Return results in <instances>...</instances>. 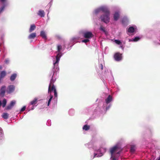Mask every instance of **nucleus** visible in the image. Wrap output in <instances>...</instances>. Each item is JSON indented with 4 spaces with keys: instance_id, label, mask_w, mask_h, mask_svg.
<instances>
[{
    "instance_id": "f257e3e1",
    "label": "nucleus",
    "mask_w": 160,
    "mask_h": 160,
    "mask_svg": "<svg viewBox=\"0 0 160 160\" xmlns=\"http://www.w3.org/2000/svg\"><path fill=\"white\" fill-rule=\"evenodd\" d=\"M110 14H105L101 15L100 17L101 21L105 23H108L110 21Z\"/></svg>"
},
{
    "instance_id": "f03ea898",
    "label": "nucleus",
    "mask_w": 160,
    "mask_h": 160,
    "mask_svg": "<svg viewBox=\"0 0 160 160\" xmlns=\"http://www.w3.org/2000/svg\"><path fill=\"white\" fill-rule=\"evenodd\" d=\"M118 147L117 146H115L111 148L110 150V153L111 154V157L115 156L114 153L117 152V154H119L120 153V151H118Z\"/></svg>"
},
{
    "instance_id": "7ed1b4c3",
    "label": "nucleus",
    "mask_w": 160,
    "mask_h": 160,
    "mask_svg": "<svg viewBox=\"0 0 160 160\" xmlns=\"http://www.w3.org/2000/svg\"><path fill=\"white\" fill-rule=\"evenodd\" d=\"M15 90V87L13 85H10L8 86L6 89V92L10 94L12 92Z\"/></svg>"
},
{
    "instance_id": "20e7f679",
    "label": "nucleus",
    "mask_w": 160,
    "mask_h": 160,
    "mask_svg": "<svg viewBox=\"0 0 160 160\" xmlns=\"http://www.w3.org/2000/svg\"><path fill=\"white\" fill-rule=\"evenodd\" d=\"M93 36L92 33L90 32H87L83 33V37L89 39Z\"/></svg>"
},
{
    "instance_id": "39448f33",
    "label": "nucleus",
    "mask_w": 160,
    "mask_h": 160,
    "mask_svg": "<svg viewBox=\"0 0 160 160\" xmlns=\"http://www.w3.org/2000/svg\"><path fill=\"white\" fill-rule=\"evenodd\" d=\"M114 57L116 61H120L122 59V54L119 52H117L115 54Z\"/></svg>"
},
{
    "instance_id": "423d86ee",
    "label": "nucleus",
    "mask_w": 160,
    "mask_h": 160,
    "mask_svg": "<svg viewBox=\"0 0 160 160\" xmlns=\"http://www.w3.org/2000/svg\"><path fill=\"white\" fill-rule=\"evenodd\" d=\"M6 87L3 85L1 87L0 89V95L2 97L4 96L5 92H6Z\"/></svg>"
},
{
    "instance_id": "0eeeda50",
    "label": "nucleus",
    "mask_w": 160,
    "mask_h": 160,
    "mask_svg": "<svg viewBox=\"0 0 160 160\" xmlns=\"http://www.w3.org/2000/svg\"><path fill=\"white\" fill-rule=\"evenodd\" d=\"M101 11L105 14H110V12L109 9L106 7H101Z\"/></svg>"
},
{
    "instance_id": "6e6552de",
    "label": "nucleus",
    "mask_w": 160,
    "mask_h": 160,
    "mask_svg": "<svg viewBox=\"0 0 160 160\" xmlns=\"http://www.w3.org/2000/svg\"><path fill=\"white\" fill-rule=\"evenodd\" d=\"M16 103V102L14 101H12L10 104L8 105L7 107L5 109L6 110H9L11 109L13 106Z\"/></svg>"
},
{
    "instance_id": "1a4fd4ad",
    "label": "nucleus",
    "mask_w": 160,
    "mask_h": 160,
    "mask_svg": "<svg viewBox=\"0 0 160 160\" xmlns=\"http://www.w3.org/2000/svg\"><path fill=\"white\" fill-rule=\"evenodd\" d=\"M112 100V97L110 95H109L108 98L105 99V102L108 104L111 102Z\"/></svg>"
},
{
    "instance_id": "9d476101",
    "label": "nucleus",
    "mask_w": 160,
    "mask_h": 160,
    "mask_svg": "<svg viewBox=\"0 0 160 160\" xmlns=\"http://www.w3.org/2000/svg\"><path fill=\"white\" fill-rule=\"evenodd\" d=\"M119 17V14L118 12H115L114 14L113 18L114 19L115 21H117Z\"/></svg>"
},
{
    "instance_id": "9b49d317",
    "label": "nucleus",
    "mask_w": 160,
    "mask_h": 160,
    "mask_svg": "<svg viewBox=\"0 0 160 160\" xmlns=\"http://www.w3.org/2000/svg\"><path fill=\"white\" fill-rule=\"evenodd\" d=\"M36 36V33L35 32L32 33L30 34L28 36L29 39H32L34 38Z\"/></svg>"
},
{
    "instance_id": "f8f14e48",
    "label": "nucleus",
    "mask_w": 160,
    "mask_h": 160,
    "mask_svg": "<svg viewBox=\"0 0 160 160\" xmlns=\"http://www.w3.org/2000/svg\"><path fill=\"white\" fill-rule=\"evenodd\" d=\"M38 15L41 17H44L45 16V12L43 10H40L38 13Z\"/></svg>"
},
{
    "instance_id": "ddd939ff",
    "label": "nucleus",
    "mask_w": 160,
    "mask_h": 160,
    "mask_svg": "<svg viewBox=\"0 0 160 160\" xmlns=\"http://www.w3.org/2000/svg\"><path fill=\"white\" fill-rule=\"evenodd\" d=\"M40 36L45 40L47 39V37L45 32L44 31H41L40 32Z\"/></svg>"
},
{
    "instance_id": "4468645a",
    "label": "nucleus",
    "mask_w": 160,
    "mask_h": 160,
    "mask_svg": "<svg viewBox=\"0 0 160 160\" xmlns=\"http://www.w3.org/2000/svg\"><path fill=\"white\" fill-rule=\"evenodd\" d=\"M36 27L34 24L31 25L30 28L29 29V32H31L34 30L36 28Z\"/></svg>"
},
{
    "instance_id": "2eb2a0df",
    "label": "nucleus",
    "mask_w": 160,
    "mask_h": 160,
    "mask_svg": "<svg viewBox=\"0 0 160 160\" xmlns=\"http://www.w3.org/2000/svg\"><path fill=\"white\" fill-rule=\"evenodd\" d=\"M55 90H56V89L54 85H53L52 86H50V92L49 91V89H48V93L51 94V92L53 91H54Z\"/></svg>"
},
{
    "instance_id": "dca6fc26",
    "label": "nucleus",
    "mask_w": 160,
    "mask_h": 160,
    "mask_svg": "<svg viewBox=\"0 0 160 160\" xmlns=\"http://www.w3.org/2000/svg\"><path fill=\"white\" fill-rule=\"evenodd\" d=\"M53 76H52V78H53ZM55 80L53 79L52 78V79L51 80L50 83L49 84V92H50V86H52L53 85H54L53 83L55 81Z\"/></svg>"
},
{
    "instance_id": "f3484780",
    "label": "nucleus",
    "mask_w": 160,
    "mask_h": 160,
    "mask_svg": "<svg viewBox=\"0 0 160 160\" xmlns=\"http://www.w3.org/2000/svg\"><path fill=\"white\" fill-rule=\"evenodd\" d=\"M17 75L16 73H14L10 77V79L11 81H14L16 78Z\"/></svg>"
},
{
    "instance_id": "a211bd4d",
    "label": "nucleus",
    "mask_w": 160,
    "mask_h": 160,
    "mask_svg": "<svg viewBox=\"0 0 160 160\" xmlns=\"http://www.w3.org/2000/svg\"><path fill=\"white\" fill-rule=\"evenodd\" d=\"M60 58L58 57H56V61L54 62L53 63V65H54V68H55V66H56V65H58L59 61L60 60Z\"/></svg>"
},
{
    "instance_id": "6ab92c4d",
    "label": "nucleus",
    "mask_w": 160,
    "mask_h": 160,
    "mask_svg": "<svg viewBox=\"0 0 160 160\" xmlns=\"http://www.w3.org/2000/svg\"><path fill=\"white\" fill-rule=\"evenodd\" d=\"M6 73L5 71H2L1 72L0 74V77L1 78H4L6 75Z\"/></svg>"
},
{
    "instance_id": "aec40b11",
    "label": "nucleus",
    "mask_w": 160,
    "mask_h": 160,
    "mask_svg": "<svg viewBox=\"0 0 160 160\" xmlns=\"http://www.w3.org/2000/svg\"><path fill=\"white\" fill-rule=\"evenodd\" d=\"M38 102V99L36 98H34V100L30 102V104L32 105H34L36 104Z\"/></svg>"
},
{
    "instance_id": "412c9836",
    "label": "nucleus",
    "mask_w": 160,
    "mask_h": 160,
    "mask_svg": "<svg viewBox=\"0 0 160 160\" xmlns=\"http://www.w3.org/2000/svg\"><path fill=\"white\" fill-rule=\"evenodd\" d=\"M128 31L130 33H132L134 31V29L133 27H130L128 28Z\"/></svg>"
},
{
    "instance_id": "4be33fe9",
    "label": "nucleus",
    "mask_w": 160,
    "mask_h": 160,
    "mask_svg": "<svg viewBox=\"0 0 160 160\" xmlns=\"http://www.w3.org/2000/svg\"><path fill=\"white\" fill-rule=\"evenodd\" d=\"M135 150V145H132L131 147L130 151L132 152H134Z\"/></svg>"
},
{
    "instance_id": "5701e85b",
    "label": "nucleus",
    "mask_w": 160,
    "mask_h": 160,
    "mask_svg": "<svg viewBox=\"0 0 160 160\" xmlns=\"http://www.w3.org/2000/svg\"><path fill=\"white\" fill-rule=\"evenodd\" d=\"M90 126H88L87 125H84L83 127V129L85 130L86 131H88L90 129Z\"/></svg>"
},
{
    "instance_id": "b1692460",
    "label": "nucleus",
    "mask_w": 160,
    "mask_h": 160,
    "mask_svg": "<svg viewBox=\"0 0 160 160\" xmlns=\"http://www.w3.org/2000/svg\"><path fill=\"white\" fill-rule=\"evenodd\" d=\"M9 114L7 113H4L2 115V117L5 119H7L8 118Z\"/></svg>"
},
{
    "instance_id": "393cba45",
    "label": "nucleus",
    "mask_w": 160,
    "mask_h": 160,
    "mask_svg": "<svg viewBox=\"0 0 160 160\" xmlns=\"http://www.w3.org/2000/svg\"><path fill=\"white\" fill-rule=\"evenodd\" d=\"M101 7H100L98 9H96L95 10V14H97L98 13H99L100 11H101Z\"/></svg>"
},
{
    "instance_id": "a878e982",
    "label": "nucleus",
    "mask_w": 160,
    "mask_h": 160,
    "mask_svg": "<svg viewBox=\"0 0 160 160\" xmlns=\"http://www.w3.org/2000/svg\"><path fill=\"white\" fill-rule=\"evenodd\" d=\"M50 98L49 99L47 105L48 106H49V105L51 101L53 98V96L51 95V94L50 95Z\"/></svg>"
},
{
    "instance_id": "bb28decb",
    "label": "nucleus",
    "mask_w": 160,
    "mask_h": 160,
    "mask_svg": "<svg viewBox=\"0 0 160 160\" xmlns=\"http://www.w3.org/2000/svg\"><path fill=\"white\" fill-rule=\"evenodd\" d=\"M140 38L138 37H136L132 40V41L136 42L138 41Z\"/></svg>"
},
{
    "instance_id": "cd10ccee",
    "label": "nucleus",
    "mask_w": 160,
    "mask_h": 160,
    "mask_svg": "<svg viewBox=\"0 0 160 160\" xmlns=\"http://www.w3.org/2000/svg\"><path fill=\"white\" fill-rule=\"evenodd\" d=\"M114 42L117 44L118 45H120L122 43L119 40H115Z\"/></svg>"
},
{
    "instance_id": "c85d7f7f",
    "label": "nucleus",
    "mask_w": 160,
    "mask_h": 160,
    "mask_svg": "<svg viewBox=\"0 0 160 160\" xmlns=\"http://www.w3.org/2000/svg\"><path fill=\"white\" fill-rule=\"evenodd\" d=\"M100 29L103 32H106L104 28V27H103L102 26H101L100 28Z\"/></svg>"
},
{
    "instance_id": "c756f323",
    "label": "nucleus",
    "mask_w": 160,
    "mask_h": 160,
    "mask_svg": "<svg viewBox=\"0 0 160 160\" xmlns=\"http://www.w3.org/2000/svg\"><path fill=\"white\" fill-rule=\"evenodd\" d=\"M57 48L58 52H60V51L61 50L62 48L61 46L60 45H58V46Z\"/></svg>"
},
{
    "instance_id": "7c9ffc66",
    "label": "nucleus",
    "mask_w": 160,
    "mask_h": 160,
    "mask_svg": "<svg viewBox=\"0 0 160 160\" xmlns=\"http://www.w3.org/2000/svg\"><path fill=\"white\" fill-rule=\"evenodd\" d=\"M89 40L87 38V39L82 40V42H83L87 43V42H89Z\"/></svg>"
},
{
    "instance_id": "2f4dec72",
    "label": "nucleus",
    "mask_w": 160,
    "mask_h": 160,
    "mask_svg": "<svg viewBox=\"0 0 160 160\" xmlns=\"http://www.w3.org/2000/svg\"><path fill=\"white\" fill-rule=\"evenodd\" d=\"M5 6L4 5L0 8V13L4 9Z\"/></svg>"
},
{
    "instance_id": "473e14b6",
    "label": "nucleus",
    "mask_w": 160,
    "mask_h": 160,
    "mask_svg": "<svg viewBox=\"0 0 160 160\" xmlns=\"http://www.w3.org/2000/svg\"><path fill=\"white\" fill-rule=\"evenodd\" d=\"M2 132L3 131L2 129L1 128H0V136L1 137H2L3 136V135L2 134Z\"/></svg>"
},
{
    "instance_id": "72a5a7b5",
    "label": "nucleus",
    "mask_w": 160,
    "mask_h": 160,
    "mask_svg": "<svg viewBox=\"0 0 160 160\" xmlns=\"http://www.w3.org/2000/svg\"><path fill=\"white\" fill-rule=\"evenodd\" d=\"M54 97H57L58 95H57V92L56 90H54Z\"/></svg>"
},
{
    "instance_id": "f704fd0d",
    "label": "nucleus",
    "mask_w": 160,
    "mask_h": 160,
    "mask_svg": "<svg viewBox=\"0 0 160 160\" xmlns=\"http://www.w3.org/2000/svg\"><path fill=\"white\" fill-rule=\"evenodd\" d=\"M111 160H118L116 159L115 156H112V157H111Z\"/></svg>"
},
{
    "instance_id": "c9c22d12",
    "label": "nucleus",
    "mask_w": 160,
    "mask_h": 160,
    "mask_svg": "<svg viewBox=\"0 0 160 160\" xmlns=\"http://www.w3.org/2000/svg\"><path fill=\"white\" fill-rule=\"evenodd\" d=\"M26 107L25 106H23L21 109L20 111L21 112H23L26 109Z\"/></svg>"
},
{
    "instance_id": "e433bc0d",
    "label": "nucleus",
    "mask_w": 160,
    "mask_h": 160,
    "mask_svg": "<svg viewBox=\"0 0 160 160\" xmlns=\"http://www.w3.org/2000/svg\"><path fill=\"white\" fill-rule=\"evenodd\" d=\"M61 53H59L56 56V57H58L59 58H61Z\"/></svg>"
},
{
    "instance_id": "4c0bfd02",
    "label": "nucleus",
    "mask_w": 160,
    "mask_h": 160,
    "mask_svg": "<svg viewBox=\"0 0 160 160\" xmlns=\"http://www.w3.org/2000/svg\"><path fill=\"white\" fill-rule=\"evenodd\" d=\"M100 68L101 70H102L103 69V66L102 64H100Z\"/></svg>"
},
{
    "instance_id": "58836bf2",
    "label": "nucleus",
    "mask_w": 160,
    "mask_h": 160,
    "mask_svg": "<svg viewBox=\"0 0 160 160\" xmlns=\"http://www.w3.org/2000/svg\"><path fill=\"white\" fill-rule=\"evenodd\" d=\"M5 62L6 63H8L9 62V60H6L5 61Z\"/></svg>"
},
{
    "instance_id": "ea45409f",
    "label": "nucleus",
    "mask_w": 160,
    "mask_h": 160,
    "mask_svg": "<svg viewBox=\"0 0 160 160\" xmlns=\"http://www.w3.org/2000/svg\"><path fill=\"white\" fill-rule=\"evenodd\" d=\"M125 19V18H123L122 19V23H123L124 22V20Z\"/></svg>"
},
{
    "instance_id": "a19ab883",
    "label": "nucleus",
    "mask_w": 160,
    "mask_h": 160,
    "mask_svg": "<svg viewBox=\"0 0 160 160\" xmlns=\"http://www.w3.org/2000/svg\"><path fill=\"white\" fill-rule=\"evenodd\" d=\"M156 160H160V156L156 159Z\"/></svg>"
},
{
    "instance_id": "79ce46f5",
    "label": "nucleus",
    "mask_w": 160,
    "mask_h": 160,
    "mask_svg": "<svg viewBox=\"0 0 160 160\" xmlns=\"http://www.w3.org/2000/svg\"><path fill=\"white\" fill-rule=\"evenodd\" d=\"M97 155V154L94 153V158H95Z\"/></svg>"
},
{
    "instance_id": "37998d69",
    "label": "nucleus",
    "mask_w": 160,
    "mask_h": 160,
    "mask_svg": "<svg viewBox=\"0 0 160 160\" xmlns=\"http://www.w3.org/2000/svg\"><path fill=\"white\" fill-rule=\"evenodd\" d=\"M6 0H0L2 2H4Z\"/></svg>"
},
{
    "instance_id": "c03bdc74",
    "label": "nucleus",
    "mask_w": 160,
    "mask_h": 160,
    "mask_svg": "<svg viewBox=\"0 0 160 160\" xmlns=\"http://www.w3.org/2000/svg\"><path fill=\"white\" fill-rule=\"evenodd\" d=\"M2 67L1 66H0V70L2 69Z\"/></svg>"
}]
</instances>
